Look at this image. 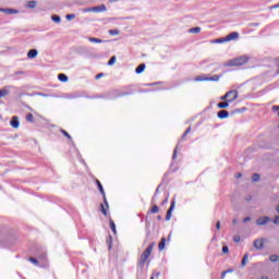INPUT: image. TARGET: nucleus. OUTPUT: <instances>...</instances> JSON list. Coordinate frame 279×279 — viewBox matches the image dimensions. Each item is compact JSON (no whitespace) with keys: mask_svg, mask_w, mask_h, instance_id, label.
I'll use <instances>...</instances> for the list:
<instances>
[{"mask_svg":"<svg viewBox=\"0 0 279 279\" xmlns=\"http://www.w3.org/2000/svg\"><path fill=\"white\" fill-rule=\"evenodd\" d=\"M156 246V243H150L147 248L142 253L140 262H138V266L141 268L145 267V264L147 263L149 256H151V252H154V247Z\"/></svg>","mask_w":279,"mask_h":279,"instance_id":"nucleus-1","label":"nucleus"},{"mask_svg":"<svg viewBox=\"0 0 279 279\" xmlns=\"http://www.w3.org/2000/svg\"><path fill=\"white\" fill-rule=\"evenodd\" d=\"M250 62V57L247 56H240L238 58H234L230 60L227 63V66H243V64H247Z\"/></svg>","mask_w":279,"mask_h":279,"instance_id":"nucleus-2","label":"nucleus"},{"mask_svg":"<svg viewBox=\"0 0 279 279\" xmlns=\"http://www.w3.org/2000/svg\"><path fill=\"white\" fill-rule=\"evenodd\" d=\"M107 10L108 9L106 8V4H101L98 7L82 9V12H84V13L95 12L96 14H99V12H106Z\"/></svg>","mask_w":279,"mask_h":279,"instance_id":"nucleus-3","label":"nucleus"},{"mask_svg":"<svg viewBox=\"0 0 279 279\" xmlns=\"http://www.w3.org/2000/svg\"><path fill=\"white\" fill-rule=\"evenodd\" d=\"M219 80H221V75H213L210 77H202V76H196L195 77V82H219Z\"/></svg>","mask_w":279,"mask_h":279,"instance_id":"nucleus-4","label":"nucleus"},{"mask_svg":"<svg viewBox=\"0 0 279 279\" xmlns=\"http://www.w3.org/2000/svg\"><path fill=\"white\" fill-rule=\"evenodd\" d=\"M96 184H97V187H98V191H99L100 195H102V199L105 202V205L107 206V208H109L108 198H106V191H104V185L101 184V181L96 180Z\"/></svg>","mask_w":279,"mask_h":279,"instance_id":"nucleus-5","label":"nucleus"},{"mask_svg":"<svg viewBox=\"0 0 279 279\" xmlns=\"http://www.w3.org/2000/svg\"><path fill=\"white\" fill-rule=\"evenodd\" d=\"M175 210V199H172L171 205L166 214V221H170L172 217V213Z\"/></svg>","mask_w":279,"mask_h":279,"instance_id":"nucleus-6","label":"nucleus"},{"mask_svg":"<svg viewBox=\"0 0 279 279\" xmlns=\"http://www.w3.org/2000/svg\"><path fill=\"white\" fill-rule=\"evenodd\" d=\"M271 221V218L263 216L256 220V226H267Z\"/></svg>","mask_w":279,"mask_h":279,"instance_id":"nucleus-7","label":"nucleus"},{"mask_svg":"<svg viewBox=\"0 0 279 279\" xmlns=\"http://www.w3.org/2000/svg\"><path fill=\"white\" fill-rule=\"evenodd\" d=\"M253 245L255 250H263L265 247V239H256Z\"/></svg>","mask_w":279,"mask_h":279,"instance_id":"nucleus-8","label":"nucleus"},{"mask_svg":"<svg viewBox=\"0 0 279 279\" xmlns=\"http://www.w3.org/2000/svg\"><path fill=\"white\" fill-rule=\"evenodd\" d=\"M227 93H232V94L229 95V97H228V101H229L230 104H232V101H236V99H239V92H236L235 89L229 90V92H227Z\"/></svg>","mask_w":279,"mask_h":279,"instance_id":"nucleus-9","label":"nucleus"},{"mask_svg":"<svg viewBox=\"0 0 279 279\" xmlns=\"http://www.w3.org/2000/svg\"><path fill=\"white\" fill-rule=\"evenodd\" d=\"M128 95H131L130 93H119V92H112L109 99H119V97H128Z\"/></svg>","mask_w":279,"mask_h":279,"instance_id":"nucleus-10","label":"nucleus"},{"mask_svg":"<svg viewBox=\"0 0 279 279\" xmlns=\"http://www.w3.org/2000/svg\"><path fill=\"white\" fill-rule=\"evenodd\" d=\"M10 88H14V86L10 85L0 89V99L1 97H7V95H10Z\"/></svg>","mask_w":279,"mask_h":279,"instance_id":"nucleus-11","label":"nucleus"},{"mask_svg":"<svg viewBox=\"0 0 279 279\" xmlns=\"http://www.w3.org/2000/svg\"><path fill=\"white\" fill-rule=\"evenodd\" d=\"M10 125L14 128V130H19L21 122L19 121V117H13L10 121Z\"/></svg>","mask_w":279,"mask_h":279,"instance_id":"nucleus-12","label":"nucleus"},{"mask_svg":"<svg viewBox=\"0 0 279 279\" xmlns=\"http://www.w3.org/2000/svg\"><path fill=\"white\" fill-rule=\"evenodd\" d=\"M225 38H226L227 43H230V40H236V38H239V33L232 32L229 35H227Z\"/></svg>","mask_w":279,"mask_h":279,"instance_id":"nucleus-13","label":"nucleus"},{"mask_svg":"<svg viewBox=\"0 0 279 279\" xmlns=\"http://www.w3.org/2000/svg\"><path fill=\"white\" fill-rule=\"evenodd\" d=\"M218 119H228L230 117V112L228 110H220L217 113Z\"/></svg>","mask_w":279,"mask_h":279,"instance_id":"nucleus-14","label":"nucleus"},{"mask_svg":"<svg viewBox=\"0 0 279 279\" xmlns=\"http://www.w3.org/2000/svg\"><path fill=\"white\" fill-rule=\"evenodd\" d=\"M0 12H3L4 14H19V10H15V9L0 8Z\"/></svg>","mask_w":279,"mask_h":279,"instance_id":"nucleus-15","label":"nucleus"},{"mask_svg":"<svg viewBox=\"0 0 279 279\" xmlns=\"http://www.w3.org/2000/svg\"><path fill=\"white\" fill-rule=\"evenodd\" d=\"M38 56V50L36 49H31L27 52V58H29L31 60H34V58H36Z\"/></svg>","mask_w":279,"mask_h":279,"instance_id":"nucleus-16","label":"nucleus"},{"mask_svg":"<svg viewBox=\"0 0 279 279\" xmlns=\"http://www.w3.org/2000/svg\"><path fill=\"white\" fill-rule=\"evenodd\" d=\"M230 107V101H222V102H218L217 108H219L220 110H223L226 108Z\"/></svg>","mask_w":279,"mask_h":279,"instance_id":"nucleus-17","label":"nucleus"},{"mask_svg":"<svg viewBox=\"0 0 279 279\" xmlns=\"http://www.w3.org/2000/svg\"><path fill=\"white\" fill-rule=\"evenodd\" d=\"M38 260L40 262V263H45V265H47V253H41V254H39L38 255Z\"/></svg>","mask_w":279,"mask_h":279,"instance_id":"nucleus-18","label":"nucleus"},{"mask_svg":"<svg viewBox=\"0 0 279 279\" xmlns=\"http://www.w3.org/2000/svg\"><path fill=\"white\" fill-rule=\"evenodd\" d=\"M145 63H142V64H140L136 69H135V73L137 74V75H141V73H143V71H145Z\"/></svg>","mask_w":279,"mask_h":279,"instance_id":"nucleus-19","label":"nucleus"},{"mask_svg":"<svg viewBox=\"0 0 279 279\" xmlns=\"http://www.w3.org/2000/svg\"><path fill=\"white\" fill-rule=\"evenodd\" d=\"M109 228L112 230L113 234H117V225H114V220L109 221Z\"/></svg>","mask_w":279,"mask_h":279,"instance_id":"nucleus-20","label":"nucleus"},{"mask_svg":"<svg viewBox=\"0 0 279 279\" xmlns=\"http://www.w3.org/2000/svg\"><path fill=\"white\" fill-rule=\"evenodd\" d=\"M51 21H53V23H62V17H60V15H51Z\"/></svg>","mask_w":279,"mask_h":279,"instance_id":"nucleus-21","label":"nucleus"},{"mask_svg":"<svg viewBox=\"0 0 279 279\" xmlns=\"http://www.w3.org/2000/svg\"><path fill=\"white\" fill-rule=\"evenodd\" d=\"M248 258H250V254H247V253L244 254V256L242 258V263H241L242 267H245L247 265Z\"/></svg>","mask_w":279,"mask_h":279,"instance_id":"nucleus-22","label":"nucleus"},{"mask_svg":"<svg viewBox=\"0 0 279 279\" xmlns=\"http://www.w3.org/2000/svg\"><path fill=\"white\" fill-rule=\"evenodd\" d=\"M58 80L60 81V82H69V76H66V74H59L58 75Z\"/></svg>","mask_w":279,"mask_h":279,"instance_id":"nucleus-23","label":"nucleus"},{"mask_svg":"<svg viewBox=\"0 0 279 279\" xmlns=\"http://www.w3.org/2000/svg\"><path fill=\"white\" fill-rule=\"evenodd\" d=\"M36 5H38V2L31 0L27 3V8H29V10H34V8H36Z\"/></svg>","mask_w":279,"mask_h":279,"instance_id":"nucleus-24","label":"nucleus"},{"mask_svg":"<svg viewBox=\"0 0 279 279\" xmlns=\"http://www.w3.org/2000/svg\"><path fill=\"white\" fill-rule=\"evenodd\" d=\"M165 245H167V239L162 238L160 243H159L160 252H162V250H165Z\"/></svg>","mask_w":279,"mask_h":279,"instance_id":"nucleus-25","label":"nucleus"},{"mask_svg":"<svg viewBox=\"0 0 279 279\" xmlns=\"http://www.w3.org/2000/svg\"><path fill=\"white\" fill-rule=\"evenodd\" d=\"M199 32H202V27L199 26L190 28V34H199Z\"/></svg>","mask_w":279,"mask_h":279,"instance_id":"nucleus-26","label":"nucleus"},{"mask_svg":"<svg viewBox=\"0 0 279 279\" xmlns=\"http://www.w3.org/2000/svg\"><path fill=\"white\" fill-rule=\"evenodd\" d=\"M89 43H96V44H101L104 43L102 39L96 38V37H88Z\"/></svg>","mask_w":279,"mask_h":279,"instance_id":"nucleus-27","label":"nucleus"},{"mask_svg":"<svg viewBox=\"0 0 279 279\" xmlns=\"http://www.w3.org/2000/svg\"><path fill=\"white\" fill-rule=\"evenodd\" d=\"M213 43L216 45H221V44L228 43V41H227L226 37H222V38L213 40Z\"/></svg>","mask_w":279,"mask_h":279,"instance_id":"nucleus-28","label":"nucleus"},{"mask_svg":"<svg viewBox=\"0 0 279 279\" xmlns=\"http://www.w3.org/2000/svg\"><path fill=\"white\" fill-rule=\"evenodd\" d=\"M61 134H63V136H65L69 141H73L71 134H69V132H66L65 130L61 129Z\"/></svg>","mask_w":279,"mask_h":279,"instance_id":"nucleus-29","label":"nucleus"},{"mask_svg":"<svg viewBox=\"0 0 279 279\" xmlns=\"http://www.w3.org/2000/svg\"><path fill=\"white\" fill-rule=\"evenodd\" d=\"M269 260H270L271 263H278L279 256H278V255H270V256H269Z\"/></svg>","mask_w":279,"mask_h":279,"instance_id":"nucleus-30","label":"nucleus"},{"mask_svg":"<svg viewBox=\"0 0 279 279\" xmlns=\"http://www.w3.org/2000/svg\"><path fill=\"white\" fill-rule=\"evenodd\" d=\"M109 34H110V36H119V34H121V32L119 29H110Z\"/></svg>","mask_w":279,"mask_h":279,"instance_id":"nucleus-31","label":"nucleus"},{"mask_svg":"<svg viewBox=\"0 0 279 279\" xmlns=\"http://www.w3.org/2000/svg\"><path fill=\"white\" fill-rule=\"evenodd\" d=\"M150 213L153 215H156V213H160V208L158 207V205L153 206V208L150 209Z\"/></svg>","mask_w":279,"mask_h":279,"instance_id":"nucleus-32","label":"nucleus"},{"mask_svg":"<svg viewBox=\"0 0 279 279\" xmlns=\"http://www.w3.org/2000/svg\"><path fill=\"white\" fill-rule=\"evenodd\" d=\"M230 95H233L232 93H226L223 96L220 97L221 101H228V97H230Z\"/></svg>","mask_w":279,"mask_h":279,"instance_id":"nucleus-33","label":"nucleus"},{"mask_svg":"<svg viewBox=\"0 0 279 279\" xmlns=\"http://www.w3.org/2000/svg\"><path fill=\"white\" fill-rule=\"evenodd\" d=\"M80 97H82V95H80V94H71L70 96L66 97V99H80Z\"/></svg>","mask_w":279,"mask_h":279,"instance_id":"nucleus-34","label":"nucleus"},{"mask_svg":"<svg viewBox=\"0 0 279 279\" xmlns=\"http://www.w3.org/2000/svg\"><path fill=\"white\" fill-rule=\"evenodd\" d=\"M35 95H37L38 97H54L53 95H49L40 92L35 93Z\"/></svg>","mask_w":279,"mask_h":279,"instance_id":"nucleus-35","label":"nucleus"},{"mask_svg":"<svg viewBox=\"0 0 279 279\" xmlns=\"http://www.w3.org/2000/svg\"><path fill=\"white\" fill-rule=\"evenodd\" d=\"M252 180H253V182H258V181L260 180V174L254 173V174L252 175Z\"/></svg>","mask_w":279,"mask_h":279,"instance_id":"nucleus-36","label":"nucleus"},{"mask_svg":"<svg viewBox=\"0 0 279 279\" xmlns=\"http://www.w3.org/2000/svg\"><path fill=\"white\" fill-rule=\"evenodd\" d=\"M107 245H108L109 250H112V238H111V235H109L107 238Z\"/></svg>","mask_w":279,"mask_h":279,"instance_id":"nucleus-37","label":"nucleus"},{"mask_svg":"<svg viewBox=\"0 0 279 279\" xmlns=\"http://www.w3.org/2000/svg\"><path fill=\"white\" fill-rule=\"evenodd\" d=\"M114 62H117V57H111L110 60L108 61V65L112 66V64H114Z\"/></svg>","mask_w":279,"mask_h":279,"instance_id":"nucleus-38","label":"nucleus"},{"mask_svg":"<svg viewBox=\"0 0 279 279\" xmlns=\"http://www.w3.org/2000/svg\"><path fill=\"white\" fill-rule=\"evenodd\" d=\"M26 121H29L31 123H34V114L28 113V114L26 116Z\"/></svg>","mask_w":279,"mask_h":279,"instance_id":"nucleus-39","label":"nucleus"},{"mask_svg":"<svg viewBox=\"0 0 279 279\" xmlns=\"http://www.w3.org/2000/svg\"><path fill=\"white\" fill-rule=\"evenodd\" d=\"M28 260H29V263H33V265H36V266H38V264H39L38 259L34 258V257H29Z\"/></svg>","mask_w":279,"mask_h":279,"instance_id":"nucleus-40","label":"nucleus"},{"mask_svg":"<svg viewBox=\"0 0 279 279\" xmlns=\"http://www.w3.org/2000/svg\"><path fill=\"white\" fill-rule=\"evenodd\" d=\"M178 158V146L173 150L172 160H175Z\"/></svg>","mask_w":279,"mask_h":279,"instance_id":"nucleus-41","label":"nucleus"},{"mask_svg":"<svg viewBox=\"0 0 279 279\" xmlns=\"http://www.w3.org/2000/svg\"><path fill=\"white\" fill-rule=\"evenodd\" d=\"M65 19L66 21H73V19H75V14H68Z\"/></svg>","mask_w":279,"mask_h":279,"instance_id":"nucleus-42","label":"nucleus"},{"mask_svg":"<svg viewBox=\"0 0 279 279\" xmlns=\"http://www.w3.org/2000/svg\"><path fill=\"white\" fill-rule=\"evenodd\" d=\"M228 252H230L228 245L222 246V254H228Z\"/></svg>","mask_w":279,"mask_h":279,"instance_id":"nucleus-43","label":"nucleus"},{"mask_svg":"<svg viewBox=\"0 0 279 279\" xmlns=\"http://www.w3.org/2000/svg\"><path fill=\"white\" fill-rule=\"evenodd\" d=\"M272 112H277V117H279V106H272Z\"/></svg>","mask_w":279,"mask_h":279,"instance_id":"nucleus-44","label":"nucleus"},{"mask_svg":"<svg viewBox=\"0 0 279 279\" xmlns=\"http://www.w3.org/2000/svg\"><path fill=\"white\" fill-rule=\"evenodd\" d=\"M100 208H101V213L102 215H108V210L106 209V207L104 205H100Z\"/></svg>","mask_w":279,"mask_h":279,"instance_id":"nucleus-45","label":"nucleus"},{"mask_svg":"<svg viewBox=\"0 0 279 279\" xmlns=\"http://www.w3.org/2000/svg\"><path fill=\"white\" fill-rule=\"evenodd\" d=\"M233 241H234V243H240V242H241V236L235 235V236L233 238Z\"/></svg>","mask_w":279,"mask_h":279,"instance_id":"nucleus-46","label":"nucleus"},{"mask_svg":"<svg viewBox=\"0 0 279 279\" xmlns=\"http://www.w3.org/2000/svg\"><path fill=\"white\" fill-rule=\"evenodd\" d=\"M275 226H279V216H276L274 219Z\"/></svg>","mask_w":279,"mask_h":279,"instance_id":"nucleus-47","label":"nucleus"},{"mask_svg":"<svg viewBox=\"0 0 279 279\" xmlns=\"http://www.w3.org/2000/svg\"><path fill=\"white\" fill-rule=\"evenodd\" d=\"M247 221H252V218L251 217H246L243 219V223H247Z\"/></svg>","mask_w":279,"mask_h":279,"instance_id":"nucleus-48","label":"nucleus"},{"mask_svg":"<svg viewBox=\"0 0 279 279\" xmlns=\"http://www.w3.org/2000/svg\"><path fill=\"white\" fill-rule=\"evenodd\" d=\"M216 228H217V230H221V222L220 221H217Z\"/></svg>","mask_w":279,"mask_h":279,"instance_id":"nucleus-49","label":"nucleus"},{"mask_svg":"<svg viewBox=\"0 0 279 279\" xmlns=\"http://www.w3.org/2000/svg\"><path fill=\"white\" fill-rule=\"evenodd\" d=\"M169 202V196L166 197V199L162 201L161 205L165 206Z\"/></svg>","mask_w":279,"mask_h":279,"instance_id":"nucleus-50","label":"nucleus"},{"mask_svg":"<svg viewBox=\"0 0 279 279\" xmlns=\"http://www.w3.org/2000/svg\"><path fill=\"white\" fill-rule=\"evenodd\" d=\"M100 77H104V73H99L96 75V80H100Z\"/></svg>","mask_w":279,"mask_h":279,"instance_id":"nucleus-51","label":"nucleus"},{"mask_svg":"<svg viewBox=\"0 0 279 279\" xmlns=\"http://www.w3.org/2000/svg\"><path fill=\"white\" fill-rule=\"evenodd\" d=\"M15 74H16V75H25V72H23V71H17V72H15Z\"/></svg>","mask_w":279,"mask_h":279,"instance_id":"nucleus-52","label":"nucleus"},{"mask_svg":"<svg viewBox=\"0 0 279 279\" xmlns=\"http://www.w3.org/2000/svg\"><path fill=\"white\" fill-rule=\"evenodd\" d=\"M153 276H154V278H158V276H160V272H153Z\"/></svg>","mask_w":279,"mask_h":279,"instance_id":"nucleus-53","label":"nucleus"},{"mask_svg":"<svg viewBox=\"0 0 279 279\" xmlns=\"http://www.w3.org/2000/svg\"><path fill=\"white\" fill-rule=\"evenodd\" d=\"M189 134H186V132L183 133L182 137H181V141H184V138H186Z\"/></svg>","mask_w":279,"mask_h":279,"instance_id":"nucleus-54","label":"nucleus"},{"mask_svg":"<svg viewBox=\"0 0 279 279\" xmlns=\"http://www.w3.org/2000/svg\"><path fill=\"white\" fill-rule=\"evenodd\" d=\"M227 275H228V274H227L226 271H222V272H221V279L226 278Z\"/></svg>","mask_w":279,"mask_h":279,"instance_id":"nucleus-55","label":"nucleus"},{"mask_svg":"<svg viewBox=\"0 0 279 279\" xmlns=\"http://www.w3.org/2000/svg\"><path fill=\"white\" fill-rule=\"evenodd\" d=\"M227 274H232V271H234V269L230 268V269H227L225 270Z\"/></svg>","mask_w":279,"mask_h":279,"instance_id":"nucleus-56","label":"nucleus"},{"mask_svg":"<svg viewBox=\"0 0 279 279\" xmlns=\"http://www.w3.org/2000/svg\"><path fill=\"white\" fill-rule=\"evenodd\" d=\"M158 191H160V185L156 189L154 197H156V195H158Z\"/></svg>","mask_w":279,"mask_h":279,"instance_id":"nucleus-57","label":"nucleus"},{"mask_svg":"<svg viewBox=\"0 0 279 279\" xmlns=\"http://www.w3.org/2000/svg\"><path fill=\"white\" fill-rule=\"evenodd\" d=\"M159 83H150V84H146V86H156L158 85Z\"/></svg>","mask_w":279,"mask_h":279,"instance_id":"nucleus-58","label":"nucleus"},{"mask_svg":"<svg viewBox=\"0 0 279 279\" xmlns=\"http://www.w3.org/2000/svg\"><path fill=\"white\" fill-rule=\"evenodd\" d=\"M191 133V126L186 129L185 134H190Z\"/></svg>","mask_w":279,"mask_h":279,"instance_id":"nucleus-59","label":"nucleus"},{"mask_svg":"<svg viewBox=\"0 0 279 279\" xmlns=\"http://www.w3.org/2000/svg\"><path fill=\"white\" fill-rule=\"evenodd\" d=\"M233 112H234V113H239V112H243V110H241V109H235Z\"/></svg>","mask_w":279,"mask_h":279,"instance_id":"nucleus-60","label":"nucleus"},{"mask_svg":"<svg viewBox=\"0 0 279 279\" xmlns=\"http://www.w3.org/2000/svg\"><path fill=\"white\" fill-rule=\"evenodd\" d=\"M278 71L277 74L279 75V59L277 60Z\"/></svg>","mask_w":279,"mask_h":279,"instance_id":"nucleus-61","label":"nucleus"},{"mask_svg":"<svg viewBox=\"0 0 279 279\" xmlns=\"http://www.w3.org/2000/svg\"><path fill=\"white\" fill-rule=\"evenodd\" d=\"M158 221L162 220V216H157Z\"/></svg>","mask_w":279,"mask_h":279,"instance_id":"nucleus-62","label":"nucleus"},{"mask_svg":"<svg viewBox=\"0 0 279 279\" xmlns=\"http://www.w3.org/2000/svg\"><path fill=\"white\" fill-rule=\"evenodd\" d=\"M243 174H241V173H238L236 175H235V178H241Z\"/></svg>","mask_w":279,"mask_h":279,"instance_id":"nucleus-63","label":"nucleus"},{"mask_svg":"<svg viewBox=\"0 0 279 279\" xmlns=\"http://www.w3.org/2000/svg\"><path fill=\"white\" fill-rule=\"evenodd\" d=\"M262 279H269V278H267V277H262Z\"/></svg>","mask_w":279,"mask_h":279,"instance_id":"nucleus-64","label":"nucleus"}]
</instances>
